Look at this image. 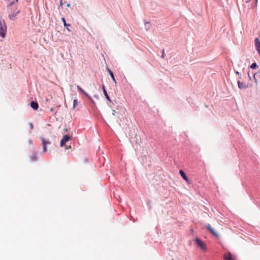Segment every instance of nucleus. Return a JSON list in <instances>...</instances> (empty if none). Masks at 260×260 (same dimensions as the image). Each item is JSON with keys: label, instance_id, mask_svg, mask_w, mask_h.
I'll return each mask as SVG.
<instances>
[{"label": "nucleus", "instance_id": "19", "mask_svg": "<svg viewBox=\"0 0 260 260\" xmlns=\"http://www.w3.org/2000/svg\"><path fill=\"white\" fill-rule=\"evenodd\" d=\"M62 20L63 22V24L65 26H67V24L66 23V20H65V19L64 18H62Z\"/></svg>", "mask_w": 260, "mask_h": 260}, {"label": "nucleus", "instance_id": "16", "mask_svg": "<svg viewBox=\"0 0 260 260\" xmlns=\"http://www.w3.org/2000/svg\"><path fill=\"white\" fill-rule=\"evenodd\" d=\"M78 104V101H77V98H76L74 100V102H73V109H74L76 106V105H77Z\"/></svg>", "mask_w": 260, "mask_h": 260}, {"label": "nucleus", "instance_id": "13", "mask_svg": "<svg viewBox=\"0 0 260 260\" xmlns=\"http://www.w3.org/2000/svg\"><path fill=\"white\" fill-rule=\"evenodd\" d=\"M77 89L82 93H83L85 95H86L87 97L89 98V95L87 93H86L80 86L77 85Z\"/></svg>", "mask_w": 260, "mask_h": 260}, {"label": "nucleus", "instance_id": "3", "mask_svg": "<svg viewBox=\"0 0 260 260\" xmlns=\"http://www.w3.org/2000/svg\"><path fill=\"white\" fill-rule=\"evenodd\" d=\"M70 139H71V138L68 135L64 136L60 141V146L61 147L63 146L65 144V143Z\"/></svg>", "mask_w": 260, "mask_h": 260}, {"label": "nucleus", "instance_id": "11", "mask_svg": "<svg viewBox=\"0 0 260 260\" xmlns=\"http://www.w3.org/2000/svg\"><path fill=\"white\" fill-rule=\"evenodd\" d=\"M179 173H180V175L181 176V177L184 180H185L186 181H188V179L187 176L186 175L185 173H184V172L183 170H180Z\"/></svg>", "mask_w": 260, "mask_h": 260}, {"label": "nucleus", "instance_id": "5", "mask_svg": "<svg viewBox=\"0 0 260 260\" xmlns=\"http://www.w3.org/2000/svg\"><path fill=\"white\" fill-rule=\"evenodd\" d=\"M41 141L43 145V150L44 151H46L47 150V147L46 145L49 144L50 143V142L48 140H45L43 138L41 139Z\"/></svg>", "mask_w": 260, "mask_h": 260}, {"label": "nucleus", "instance_id": "9", "mask_svg": "<svg viewBox=\"0 0 260 260\" xmlns=\"http://www.w3.org/2000/svg\"><path fill=\"white\" fill-rule=\"evenodd\" d=\"M19 13V11L18 10L15 13H11L9 14V17L11 20H15L16 15Z\"/></svg>", "mask_w": 260, "mask_h": 260}, {"label": "nucleus", "instance_id": "18", "mask_svg": "<svg viewBox=\"0 0 260 260\" xmlns=\"http://www.w3.org/2000/svg\"><path fill=\"white\" fill-rule=\"evenodd\" d=\"M256 74H255L254 75V80L255 83L257 84L258 82V81H257V79L256 78Z\"/></svg>", "mask_w": 260, "mask_h": 260}, {"label": "nucleus", "instance_id": "15", "mask_svg": "<svg viewBox=\"0 0 260 260\" xmlns=\"http://www.w3.org/2000/svg\"><path fill=\"white\" fill-rule=\"evenodd\" d=\"M37 159H38V156H37V154H32L31 156V159L32 161H36Z\"/></svg>", "mask_w": 260, "mask_h": 260}, {"label": "nucleus", "instance_id": "1", "mask_svg": "<svg viewBox=\"0 0 260 260\" xmlns=\"http://www.w3.org/2000/svg\"><path fill=\"white\" fill-rule=\"evenodd\" d=\"M7 31V26L4 21H0V36L4 38Z\"/></svg>", "mask_w": 260, "mask_h": 260}, {"label": "nucleus", "instance_id": "25", "mask_svg": "<svg viewBox=\"0 0 260 260\" xmlns=\"http://www.w3.org/2000/svg\"><path fill=\"white\" fill-rule=\"evenodd\" d=\"M162 56L163 57H164V53L162 54Z\"/></svg>", "mask_w": 260, "mask_h": 260}, {"label": "nucleus", "instance_id": "23", "mask_svg": "<svg viewBox=\"0 0 260 260\" xmlns=\"http://www.w3.org/2000/svg\"><path fill=\"white\" fill-rule=\"evenodd\" d=\"M50 111H53V108H51Z\"/></svg>", "mask_w": 260, "mask_h": 260}, {"label": "nucleus", "instance_id": "4", "mask_svg": "<svg viewBox=\"0 0 260 260\" xmlns=\"http://www.w3.org/2000/svg\"><path fill=\"white\" fill-rule=\"evenodd\" d=\"M206 227L208 229V230L210 232V233H212L214 236L216 237H219V234L214 230V229L211 227L210 224H207L206 225Z\"/></svg>", "mask_w": 260, "mask_h": 260}, {"label": "nucleus", "instance_id": "2", "mask_svg": "<svg viewBox=\"0 0 260 260\" xmlns=\"http://www.w3.org/2000/svg\"><path fill=\"white\" fill-rule=\"evenodd\" d=\"M194 241L198 245V246L200 247V248L201 249H202L203 250H205L206 249V246L205 243L203 241H202L201 239H200L199 238H196L194 240Z\"/></svg>", "mask_w": 260, "mask_h": 260}, {"label": "nucleus", "instance_id": "24", "mask_svg": "<svg viewBox=\"0 0 260 260\" xmlns=\"http://www.w3.org/2000/svg\"><path fill=\"white\" fill-rule=\"evenodd\" d=\"M236 74H239V72H236Z\"/></svg>", "mask_w": 260, "mask_h": 260}, {"label": "nucleus", "instance_id": "12", "mask_svg": "<svg viewBox=\"0 0 260 260\" xmlns=\"http://www.w3.org/2000/svg\"><path fill=\"white\" fill-rule=\"evenodd\" d=\"M107 70L108 72L109 73V75H110L113 81L116 83V81L114 78V75H113L112 72L109 68H107Z\"/></svg>", "mask_w": 260, "mask_h": 260}, {"label": "nucleus", "instance_id": "7", "mask_svg": "<svg viewBox=\"0 0 260 260\" xmlns=\"http://www.w3.org/2000/svg\"><path fill=\"white\" fill-rule=\"evenodd\" d=\"M255 46L256 47V50L260 55V41L258 38H256L255 39Z\"/></svg>", "mask_w": 260, "mask_h": 260}, {"label": "nucleus", "instance_id": "10", "mask_svg": "<svg viewBox=\"0 0 260 260\" xmlns=\"http://www.w3.org/2000/svg\"><path fill=\"white\" fill-rule=\"evenodd\" d=\"M30 106L34 110H37L39 107L38 104L34 101H32L30 103Z\"/></svg>", "mask_w": 260, "mask_h": 260}, {"label": "nucleus", "instance_id": "22", "mask_svg": "<svg viewBox=\"0 0 260 260\" xmlns=\"http://www.w3.org/2000/svg\"><path fill=\"white\" fill-rule=\"evenodd\" d=\"M103 92H104V90H105L104 85H103Z\"/></svg>", "mask_w": 260, "mask_h": 260}, {"label": "nucleus", "instance_id": "26", "mask_svg": "<svg viewBox=\"0 0 260 260\" xmlns=\"http://www.w3.org/2000/svg\"><path fill=\"white\" fill-rule=\"evenodd\" d=\"M71 148V146L68 147V148Z\"/></svg>", "mask_w": 260, "mask_h": 260}, {"label": "nucleus", "instance_id": "21", "mask_svg": "<svg viewBox=\"0 0 260 260\" xmlns=\"http://www.w3.org/2000/svg\"><path fill=\"white\" fill-rule=\"evenodd\" d=\"M248 76H249V80H251V77H250L249 73H248Z\"/></svg>", "mask_w": 260, "mask_h": 260}, {"label": "nucleus", "instance_id": "17", "mask_svg": "<svg viewBox=\"0 0 260 260\" xmlns=\"http://www.w3.org/2000/svg\"><path fill=\"white\" fill-rule=\"evenodd\" d=\"M257 67V64L254 62V63H253L251 66H250V68L251 69H255Z\"/></svg>", "mask_w": 260, "mask_h": 260}, {"label": "nucleus", "instance_id": "6", "mask_svg": "<svg viewBox=\"0 0 260 260\" xmlns=\"http://www.w3.org/2000/svg\"><path fill=\"white\" fill-rule=\"evenodd\" d=\"M224 260H235L230 252L225 253L223 256Z\"/></svg>", "mask_w": 260, "mask_h": 260}, {"label": "nucleus", "instance_id": "14", "mask_svg": "<svg viewBox=\"0 0 260 260\" xmlns=\"http://www.w3.org/2000/svg\"><path fill=\"white\" fill-rule=\"evenodd\" d=\"M104 94L106 99L107 100H108L109 101L111 102V100H110V98H109V95H108V93H107V92L106 90H104Z\"/></svg>", "mask_w": 260, "mask_h": 260}, {"label": "nucleus", "instance_id": "20", "mask_svg": "<svg viewBox=\"0 0 260 260\" xmlns=\"http://www.w3.org/2000/svg\"><path fill=\"white\" fill-rule=\"evenodd\" d=\"M115 113H116L115 110H112V115L114 116L115 115Z\"/></svg>", "mask_w": 260, "mask_h": 260}, {"label": "nucleus", "instance_id": "8", "mask_svg": "<svg viewBox=\"0 0 260 260\" xmlns=\"http://www.w3.org/2000/svg\"><path fill=\"white\" fill-rule=\"evenodd\" d=\"M238 85L239 88L240 89H246V88H248V86L247 84L242 82H240V81L238 82Z\"/></svg>", "mask_w": 260, "mask_h": 260}, {"label": "nucleus", "instance_id": "27", "mask_svg": "<svg viewBox=\"0 0 260 260\" xmlns=\"http://www.w3.org/2000/svg\"><path fill=\"white\" fill-rule=\"evenodd\" d=\"M255 2H256V3H257V0H255Z\"/></svg>", "mask_w": 260, "mask_h": 260}]
</instances>
